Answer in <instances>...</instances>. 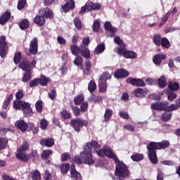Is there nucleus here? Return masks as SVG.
I'll use <instances>...</instances> for the list:
<instances>
[{
  "instance_id": "36",
  "label": "nucleus",
  "mask_w": 180,
  "mask_h": 180,
  "mask_svg": "<svg viewBox=\"0 0 180 180\" xmlns=\"http://www.w3.org/2000/svg\"><path fill=\"white\" fill-rule=\"evenodd\" d=\"M73 63L75 65L80 67L81 70H84V67L82 66V57L79 56V55L76 56V58L74 60Z\"/></svg>"
},
{
  "instance_id": "27",
  "label": "nucleus",
  "mask_w": 180,
  "mask_h": 180,
  "mask_svg": "<svg viewBox=\"0 0 180 180\" xmlns=\"http://www.w3.org/2000/svg\"><path fill=\"white\" fill-rule=\"evenodd\" d=\"M39 84L41 86H47L49 82H50V78L41 75L40 78H39Z\"/></svg>"
},
{
  "instance_id": "59",
  "label": "nucleus",
  "mask_w": 180,
  "mask_h": 180,
  "mask_svg": "<svg viewBox=\"0 0 180 180\" xmlns=\"http://www.w3.org/2000/svg\"><path fill=\"white\" fill-rule=\"evenodd\" d=\"M26 6V0H19L17 5L18 11H22Z\"/></svg>"
},
{
  "instance_id": "40",
  "label": "nucleus",
  "mask_w": 180,
  "mask_h": 180,
  "mask_svg": "<svg viewBox=\"0 0 180 180\" xmlns=\"http://www.w3.org/2000/svg\"><path fill=\"white\" fill-rule=\"evenodd\" d=\"M70 108L72 110L74 116L78 117L79 116V115H81V108H79L78 107L74 105L72 103H71Z\"/></svg>"
},
{
  "instance_id": "60",
  "label": "nucleus",
  "mask_w": 180,
  "mask_h": 180,
  "mask_svg": "<svg viewBox=\"0 0 180 180\" xmlns=\"http://www.w3.org/2000/svg\"><path fill=\"white\" fill-rule=\"evenodd\" d=\"M47 126H49V122L46 119H41L40 120V128L42 130H46L47 129Z\"/></svg>"
},
{
  "instance_id": "10",
  "label": "nucleus",
  "mask_w": 180,
  "mask_h": 180,
  "mask_svg": "<svg viewBox=\"0 0 180 180\" xmlns=\"http://www.w3.org/2000/svg\"><path fill=\"white\" fill-rule=\"evenodd\" d=\"M168 106H169V103L167 101H164V102H155L151 104V108L152 109H154L155 110H167Z\"/></svg>"
},
{
  "instance_id": "52",
  "label": "nucleus",
  "mask_w": 180,
  "mask_h": 180,
  "mask_svg": "<svg viewBox=\"0 0 180 180\" xmlns=\"http://www.w3.org/2000/svg\"><path fill=\"white\" fill-rule=\"evenodd\" d=\"M32 180H41V175L40 174V172L38 170H35L32 173Z\"/></svg>"
},
{
  "instance_id": "14",
  "label": "nucleus",
  "mask_w": 180,
  "mask_h": 180,
  "mask_svg": "<svg viewBox=\"0 0 180 180\" xmlns=\"http://www.w3.org/2000/svg\"><path fill=\"white\" fill-rule=\"evenodd\" d=\"M28 124L26 122L23 120H17L15 123V126L18 130L25 133L27 130Z\"/></svg>"
},
{
  "instance_id": "9",
  "label": "nucleus",
  "mask_w": 180,
  "mask_h": 180,
  "mask_svg": "<svg viewBox=\"0 0 180 180\" xmlns=\"http://www.w3.org/2000/svg\"><path fill=\"white\" fill-rule=\"evenodd\" d=\"M104 29L107 32V36L108 37H115L116 36V32H117V29L115 27L112 26V24L109 21H106L104 23Z\"/></svg>"
},
{
  "instance_id": "41",
  "label": "nucleus",
  "mask_w": 180,
  "mask_h": 180,
  "mask_svg": "<svg viewBox=\"0 0 180 180\" xmlns=\"http://www.w3.org/2000/svg\"><path fill=\"white\" fill-rule=\"evenodd\" d=\"M158 82L160 88H165L167 86V79L164 76L159 78Z\"/></svg>"
},
{
  "instance_id": "8",
  "label": "nucleus",
  "mask_w": 180,
  "mask_h": 180,
  "mask_svg": "<svg viewBox=\"0 0 180 180\" xmlns=\"http://www.w3.org/2000/svg\"><path fill=\"white\" fill-rule=\"evenodd\" d=\"M129 75L130 72L124 68L117 69L113 74L116 79H123L124 78H127Z\"/></svg>"
},
{
  "instance_id": "20",
  "label": "nucleus",
  "mask_w": 180,
  "mask_h": 180,
  "mask_svg": "<svg viewBox=\"0 0 180 180\" xmlns=\"http://www.w3.org/2000/svg\"><path fill=\"white\" fill-rule=\"evenodd\" d=\"M17 160L22 161V162H27L29 161V155L23 153V151H18L15 154Z\"/></svg>"
},
{
  "instance_id": "12",
  "label": "nucleus",
  "mask_w": 180,
  "mask_h": 180,
  "mask_svg": "<svg viewBox=\"0 0 180 180\" xmlns=\"http://www.w3.org/2000/svg\"><path fill=\"white\" fill-rule=\"evenodd\" d=\"M50 155H53V150H44L41 154V158L46 165H51V160L49 159Z\"/></svg>"
},
{
  "instance_id": "7",
  "label": "nucleus",
  "mask_w": 180,
  "mask_h": 180,
  "mask_svg": "<svg viewBox=\"0 0 180 180\" xmlns=\"http://www.w3.org/2000/svg\"><path fill=\"white\" fill-rule=\"evenodd\" d=\"M37 51H39V41H37V38L34 37L30 42V53H28L27 56H36Z\"/></svg>"
},
{
  "instance_id": "29",
  "label": "nucleus",
  "mask_w": 180,
  "mask_h": 180,
  "mask_svg": "<svg viewBox=\"0 0 180 180\" xmlns=\"http://www.w3.org/2000/svg\"><path fill=\"white\" fill-rule=\"evenodd\" d=\"M60 117L63 120H68V119H71V112L67 110H62L60 112Z\"/></svg>"
},
{
  "instance_id": "44",
  "label": "nucleus",
  "mask_w": 180,
  "mask_h": 180,
  "mask_svg": "<svg viewBox=\"0 0 180 180\" xmlns=\"http://www.w3.org/2000/svg\"><path fill=\"white\" fill-rule=\"evenodd\" d=\"M120 47H118L117 49V53L118 54H120V56H125L126 54V51H127V49H126V44H124V45H121L120 46Z\"/></svg>"
},
{
  "instance_id": "34",
  "label": "nucleus",
  "mask_w": 180,
  "mask_h": 180,
  "mask_svg": "<svg viewBox=\"0 0 180 180\" xmlns=\"http://www.w3.org/2000/svg\"><path fill=\"white\" fill-rule=\"evenodd\" d=\"M91 67H92V63L91 61L87 60L85 62V68L83 69L84 75H89V72H91Z\"/></svg>"
},
{
  "instance_id": "54",
  "label": "nucleus",
  "mask_w": 180,
  "mask_h": 180,
  "mask_svg": "<svg viewBox=\"0 0 180 180\" xmlns=\"http://www.w3.org/2000/svg\"><path fill=\"white\" fill-rule=\"evenodd\" d=\"M29 150V143L27 141H24L22 146L17 149V151H26Z\"/></svg>"
},
{
  "instance_id": "58",
  "label": "nucleus",
  "mask_w": 180,
  "mask_h": 180,
  "mask_svg": "<svg viewBox=\"0 0 180 180\" xmlns=\"http://www.w3.org/2000/svg\"><path fill=\"white\" fill-rule=\"evenodd\" d=\"M39 82L40 80L39 79V78H34L32 79L31 81H30L29 83L30 88H34V86H37V85L39 84Z\"/></svg>"
},
{
  "instance_id": "51",
  "label": "nucleus",
  "mask_w": 180,
  "mask_h": 180,
  "mask_svg": "<svg viewBox=\"0 0 180 180\" xmlns=\"http://www.w3.org/2000/svg\"><path fill=\"white\" fill-rule=\"evenodd\" d=\"M169 88L171 91H178V89H179V84L175 82H170L169 84Z\"/></svg>"
},
{
  "instance_id": "5",
  "label": "nucleus",
  "mask_w": 180,
  "mask_h": 180,
  "mask_svg": "<svg viewBox=\"0 0 180 180\" xmlns=\"http://www.w3.org/2000/svg\"><path fill=\"white\" fill-rule=\"evenodd\" d=\"M102 6L99 3H94L92 1H87L84 6L81 8L79 11V15H83L87 11V12H92V11H99Z\"/></svg>"
},
{
  "instance_id": "37",
  "label": "nucleus",
  "mask_w": 180,
  "mask_h": 180,
  "mask_svg": "<svg viewBox=\"0 0 180 180\" xmlns=\"http://www.w3.org/2000/svg\"><path fill=\"white\" fill-rule=\"evenodd\" d=\"M111 76L110 74L108 72H104L101 76L99 79L100 82H106L108 79H110Z\"/></svg>"
},
{
  "instance_id": "17",
  "label": "nucleus",
  "mask_w": 180,
  "mask_h": 180,
  "mask_svg": "<svg viewBox=\"0 0 180 180\" xmlns=\"http://www.w3.org/2000/svg\"><path fill=\"white\" fill-rule=\"evenodd\" d=\"M19 68L22 70V71H32V65L27 60V58H24L23 60L20 63Z\"/></svg>"
},
{
  "instance_id": "3",
  "label": "nucleus",
  "mask_w": 180,
  "mask_h": 180,
  "mask_svg": "<svg viewBox=\"0 0 180 180\" xmlns=\"http://www.w3.org/2000/svg\"><path fill=\"white\" fill-rule=\"evenodd\" d=\"M169 147V141H163L162 142H150L147 146L148 150V158L153 164H157L158 159H157V152L155 150H161L168 148Z\"/></svg>"
},
{
  "instance_id": "26",
  "label": "nucleus",
  "mask_w": 180,
  "mask_h": 180,
  "mask_svg": "<svg viewBox=\"0 0 180 180\" xmlns=\"http://www.w3.org/2000/svg\"><path fill=\"white\" fill-rule=\"evenodd\" d=\"M30 26V22H29V20L23 19L20 22L19 27L21 30H26V29H29Z\"/></svg>"
},
{
  "instance_id": "4",
  "label": "nucleus",
  "mask_w": 180,
  "mask_h": 180,
  "mask_svg": "<svg viewBox=\"0 0 180 180\" xmlns=\"http://www.w3.org/2000/svg\"><path fill=\"white\" fill-rule=\"evenodd\" d=\"M89 124L88 120H82L81 118H73L70 123V125L72 127L75 131L79 133L81 129L83 127H87Z\"/></svg>"
},
{
  "instance_id": "1",
  "label": "nucleus",
  "mask_w": 180,
  "mask_h": 180,
  "mask_svg": "<svg viewBox=\"0 0 180 180\" xmlns=\"http://www.w3.org/2000/svg\"><path fill=\"white\" fill-rule=\"evenodd\" d=\"M92 148L94 153H96L98 157H105V148L99 149L101 148L99 143L95 140H91V141L86 143L83 151L80 152V156L78 155L74 156L73 161H75L77 165H81V164L94 165L95 160L92 155Z\"/></svg>"
},
{
  "instance_id": "53",
  "label": "nucleus",
  "mask_w": 180,
  "mask_h": 180,
  "mask_svg": "<svg viewBox=\"0 0 180 180\" xmlns=\"http://www.w3.org/2000/svg\"><path fill=\"white\" fill-rule=\"evenodd\" d=\"M29 160H32L34 161L37 158H39V153H37V150H32L30 154L28 155Z\"/></svg>"
},
{
  "instance_id": "28",
  "label": "nucleus",
  "mask_w": 180,
  "mask_h": 180,
  "mask_svg": "<svg viewBox=\"0 0 180 180\" xmlns=\"http://www.w3.org/2000/svg\"><path fill=\"white\" fill-rule=\"evenodd\" d=\"M24 102L25 101L22 100H14L13 103V109H15V110H20Z\"/></svg>"
},
{
  "instance_id": "38",
  "label": "nucleus",
  "mask_w": 180,
  "mask_h": 180,
  "mask_svg": "<svg viewBox=\"0 0 180 180\" xmlns=\"http://www.w3.org/2000/svg\"><path fill=\"white\" fill-rule=\"evenodd\" d=\"M103 51H105V44H100L96 47L94 53L96 55L101 54Z\"/></svg>"
},
{
  "instance_id": "18",
  "label": "nucleus",
  "mask_w": 180,
  "mask_h": 180,
  "mask_svg": "<svg viewBox=\"0 0 180 180\" xmlns=\"http://www.w3.org/2000/svg\"><path fill=\"white\" fill-rule=\"evenodd\" d=\"M33 22L37 26H44L46 25V18L42 15H37L34 18Z\"/></svg>"
},
{
  "instance_id": "33",
  "label": "nucleus",
  "mask_w": 180,
  "mask_h": 180,
  "mask_svg": "<svg viewBox=\"0 0 180 180\" xmlns=\"http://www.w3.org/2000/svg\"><path fill=\"white\" fill-rule=\"evenodd\" d=\"M32 79V70H27L25 71L24 75L22 78V82H29Z\"/></svg>"
},
{
  "instance_id": "43",
  "label": "nucleus",
  "mask_w": 180,
  "mask_h": 180,
  "mask_svg": "<svg viewBox=\"0 0 180 180\" xmlns=\"http://www.w3.org/2000/svg\"><path fill=\"white\" fill-rule=\"evenodd\" d=\"M99 92L103 93L106 92V88H108V84L106 82H98Z\"/></svg>"
},
{
  "instance_id": "39",
  "label": "nucleus",
  "mask_w": 180,
  "mask_h": 180,
  "mask_svg": "<svg viewBox=\"0 0 180 180\" xmlns=\"http://www.w3.org/2000/svg\"><path fill=\"white\" fill-rule=\"evenodd\" d=\"M147 92L145 89H143L141 88H138L136 90V98H144L146 96V94Z\"/></svg>"
},
{
  "instance_id": "62",
  "label": "nucleus",
  "mask_w": 180,
  "mask_h": 180,
  "mask_svg": "<svg viewBox=\"0 0 180 180\" xmlns=\"http://www.w3.org/2000/svg\"><path fill=\"white\" fill-rule=\"evenodd\" d=\"M177 96H178L176 95V94L174 93L173 91L169 92L167 94V99L170 102H172V101H174V99H176Z\"/></svg>"
},
{
  "instance_id": "61",
  "label": "nucleus",
  "mask_w": 180,
  "mask_h": 180,
  "mask_svg": "<svg viewBox=\"0 0 180 180\" xmlns=\"http://www.w3.org/2000/svg\"><path fill=\"white\" fill-rule=\"evenodd\" d=\"M25 96V94L23 93V90H18L15 93V101H22V98Z\"/></svg>"
},
{
  "instance_id": "46",
  "label": "nucleus",
  "mask_w": 180,
  "mask_h": 180,
  "mask_svg": "<svg viewBox=\"0 0 180 180\" xmlns=\"http://www.w3.org/2000/svg\"><path fill=\"white\" fill-rule=\"evenodd\" d=\"M96 89V84L95 83L94 81L91 80L88 84V91H89V92L92 94V92H95Z\"/></svg>"
},
{
  "instance_id": "45",
  "label": "nucleus",
  "mask_w": 180,
  "mask_h": 180,
  "mask_svg": "<svg viewBox=\"0 0 180 180\" xmlns=\"http://www.w3.org/2000/svg\"><path fill=\"white\" fill-rule=\"evenodd\" d=\"M35 108L38 113H41L43 112V101H37L35 103Z\"/></svg>"
},
{
  "instance_id": "50",
  "label": "nucleus",
  "mask_w": 180,
  "mask_h": 180,
  "mask_svg": "<svg viewBox=\"0 0 180 180\" xmlns=\"http://www.w3.org/2000/svg\"><path fill=\"white\" fill-rule=\"evenodd\" d=\"M20 60H22V53L20 52H17L15 53L13 57L14 64H19V63H20Z\"/></svg>"
},
{
  "instance_id": "55",
  "label": "nucleus",
  "mask_w": 180,
  "mask_h": 180,
  "mask_svg": "<svg viewBox=\"0 0 180 180\" xmlns=\"http://www.w3.org/2000/svg\"><path fill=\"white\" fill-rule=\"evenodd\" d=\"M7 144L8 139L4 138H0V151L1 150H4V148H6Z\"/></svg>"
},
{
  "instance_id": "57",
  "label": "nucleus",
  "mask_w": 180,
  "mask_h": 180,
  "mask_svg": "<svg viewBox=\"0 0 180 180\" xmlns=\"http://www.w3.org/2000/svg\"><path fill=\"white\" fill-rule=\"evenodd\" d=\"M124 57H125V58H134V57H136V53L133 51L127 50Z\"/></svg>"
},
{
  "instance_id": "35",
  "label": "nucleus",
  "mask_w": 180,
  "mask_h": 180,
  "mask_svg": "<svg viewBox=\"0 0 180 180\" xmlns=\"http://www.w3.org/2000/svg\"><path fill=\"white\" fill-rule=\"evenodd\" d=\"M112 116H113V111L109 108L106 109L103 116L104 122H109Z\"/></svg>"
},
{
  "instance_id": "49",
  "label": "nucleus",
  "mask_w": 180,
  "mask_h": 180,
  "mask_svg": "<svg viewBox=\"0 0 180 180\" xmlns=\"http://www.w3.org/2000/svg\"><path fill=\"white\" fill-rule=\"evenodd\" d=\"M73 22H74V25H75L76 29H77V30H81V29H82V22H81V20H79V18H75Z\"/></svg>"
},
{
  "instance_id": "23",
  "label": "nucleus",
  "mask_w": 180,
  "mask_h": 180,
  "mask_svg": "<svg viewBox=\"0 0 180 180\" xmlns=\"http://www.w3.org/2000/svg\"><path fill=\"white\" fill-rule=\"evenodd\" d=\"M167 58V56L165 54H158L155 55L153 58V63L155 65H160L161 64V61L162 60H165Z\"/></svg>"
},
{
  "instance_id": "31",
  "label": "nucleus",
  "mask_w": 180,
  "mask_h": 180,
  "mask_svg": "<svg viewBox=\"0 0 180 180\" xmlns=\"http://www.w3.org/2000/svg\"><path fill=\"white\" fill-rule=\"evenodd\" d=\"M27 129L28 131H32L33 134H37V133H39V127H36L33 122L28 123Z\"/></svg>"
},
{
  "instance_id": "25",
  "label": "nucleus",
  "mask_w": 180,
  "mask_h": 180,
  "mask_svg": "<svg viewBox=\"0 0 180 180\" xmlns=\"http://www.w3.org/2000/svg\"><path fill=\"white\" fill-rule=\"evenodd\" d=\"M84 101L85 96H84V94H79L76 96L73 99L74 104L76 105H81Z\"/></svg>"
},
{
  "instance_id": "13",
  "label": "nucleus",
  "mask_w": 180,
  "mask_h": 180,
  "mask_svg": "<svg viewBox=\"0 0 180 180\" xmlns=\"http://www.w3.org/2000/svg\"><path fill=\"white\" fill-rule=\"evenodd\" d=\"M75 8V1L74 0H68L65 5L62 6V9L65 13L70 12Z\"/></svg>"
},
{
  "instance_id": "24",
  "label": "nucleus",
  "mask_w": 180,
  "mask_h": 180,
  "mask_svg": "<svg viewBox=\"0 0 180 180\" xmlns=\"http://www.w3.org/2000/svg\"><path fill=\"white\" fill-rule=\"evenodd\" d=\"M70 50L72 54V56H79L81 46H78V45L75 44H72L70 46Z\"/></svg>"
},
{
  "instance_id": "48",
  "label": "nucleus",
  "mask_w": 180,
  "mask_h": 180,
  "mask_svg": "<svg viewBox=\"0 0 180 180\" xmlns=\"http://www.w3.org/2000/svg\"><path fill=\"white\" fill-rule=\"evenodd\" d=\"M101 29V22L98 20H95L93 23V31L96 33H98L99 32V30Z\"/></svg>"
},
{
  "instance_id": "21",
  "label": "nucleus",
  "mask_w": 180,
  "mask_h": 180,
  "mask_svg": "<svg viewBox=\"0 0 180 180\" xmlns=\"http://www.w3.org/2000/svg\"><path fill=\"white\" fill-rule=\"evenodd\" d=\"M39 143L44 147H53L54 139L51 138L43 139L39 141Z\"/></svg>"
},
{
  "instance_id": "64",
  "label": "nucleus",
  "mask_w": 180,
  "mask_h": 180,
  "mask_svg": "<svg viewBox=\"0 0 180 180\" xmlns=\"http://www.w3.org/2000/svg\"><path fill=\"white\" fill-rule=\"evenodd\" d=\"M61 161H63V162L67 161L68 160H70V158H71V155H70L69 153H63L61 155Z\"/></svg>"
},
{
  "instance_id": "30",
  "label": "nucleus",
  "mask_w": 180,
  "mask_h": 180,
  "mask_svg": "<svg viewBox=\"0 0 180 180\" xmlns=\"http://www.w3.org/2000/svg\"><path fill=\"white\" fill-rule=\"evenodd\" d=\"M44 180H56L57 178V176L56 174H53L50 173V171L49 169H46L44 171Z\"/></svg>"
},
{
  "instance_id": "42",
  "label": "nucleus",
  "mask_w": 180,
  "mask_h": 180,
  "mask_svg": "<svg viewBox=\"0 0 180 180\" xmlns=\"http://www.w3.org/2000/svg\"><path fill=\"white\" fill-rule=\"evenodd\" d=\"M103 100V98H102V96L92 95L89 98V102H94V103H96V102H102Z\"/></svg>"
},
{
  "instance_id": "56",
  "label": "nucleus",
  "mask_w": 180,
  "mask_h": 180,
  "mask_svg": "<svg viewBox=\"0 0 180 180\" xmlns=\"http://www.w3.org/2000/svg\"><path fill=\"white\" fill-rule=\"evenodd\" d=\"M172 117V114L171 112H165L162 115V120L163 122H168V120H171V117Z\"/></svg>"
},
{
  "instance_id": "47",
  "label": "nucleus",
  "mask_w": 180,
  "mask_h": 180,
  "mask_svg": "<svg viewBox=\"0 0 180 180\" xmlns=\"http://www.w3.org/2000/svg\"><path fill=\"white\" fill-rule=\"evenodd\" d=\"M160 44L162 47H165V49H169V47L171 46L169 41L165 37L162 38Z\"/></svg>"
},
{
  "instance_id": "6",
  "label": "nucleus",
  "mask_w": 180,
  "mask_h": 180,
  "mask_svg": "<svg viewBox=\"0 0 180 180\" xmlns=\"http://www.w3.org/2000/svg\"><path fill=\"white\" fill-rule=\"evenodd\" d=\"M9 46L6 43V37L5 35L0 36V57L5 58L8 54Z\"/></svg>"
},
{
  "instance_id": "32",
  "label": "nucleus",
  "mask_w": 180,
  "mask_h": 180,
  "mask_svg": "<svg viewBox=\"0 0 180 180\" xmlns=\"http://www.w3.org/2000/svg\"><path fill=\"white\" fill-rule=\"evenodd\" d=\"M61 174L63 175H65L70 171V163L61 164L59 166Z\"/></svg>"
},
{
  "instance_id": "19",
  "label": "nucleus",
  "mask_w": 180,
  "mask_h": 180,
  "mask_svg": "<svg viewBox=\"0 0 180 180\" xmlns=\"http://www.w3.org/2000/svg\"><path fill=\"white\" fill-rule=\"evenodd\" d=\"M79 54H81L84 58H89L91 57V51L88 49V46H80Z\"/></svg>"
},
{
  "instance_id": "63",
  "label": "nucleus",
  "mask_w": 180,
  "mask_h": 180,
  "mask_svg": "<svg viewBox=\"0 0 180 180\" xmlns=\"http://www.w3.org/2000/svg\"><path fill=\"white\" fill-rule=\"evenodd\" d=\"M161 37L158 34H155L153 37V41L156 46H160L161 45Z\"/></svg>"
},
{
  "instance_id": "15",
  "label": "nucleus",
  "mask_w": 180,
  "mask_h": 180,
  "mask_svg": "<svg viewBox=\"0 0 180 180\" xmlns=\"http://www.w3.org/2000/svg\"><path fill=\"white\" fill-rule=\"evenodd\" d=\"M70 175L71 178L75 180H82V176H81V173L77 171L75 169V165L73 164L70 166Z\"/></svg>"
},
{
  "instance_id": "22",
  "label": "nucleus",
  "mask_w": 180,
  "mask_h": 180,
  "mask_svg": "<svg viewBox=\"0 0 180 180\" xmlns=\"http://www.w3.org/2000/svg\"><path fill=\"white\" fill-rule=\"evenodd\" d=\"M11 11H5V13L0 17V25H5L9 19H11Z\"/></svg>"
},
{
  "instance_id": "11",
  "label": "nucleus",
  "mask_w": 180,
  "mask_h": 180,
  "mask_svg": "<svg viewBox=\"0 0 180 180\" xmlns=\"http://www.w3.org/2000/svg\"><path fill=\"white\" fill-rule=\"evenodd\" d=\"M20 110H22L25 117H31V116H33V110H32V107L30 103L24 101Z\"/></svg>"
},
{
  "instance_id": "16",
  "label": "nucleus",
  "mask_w": 180,
  "mask_h": 180,
  "mask_svg": "<svg viewBox=\"0 0 180 180\" xmlns=\"http://www.w3.org/2000/svg\"><path fill=\"white\" fill-rule=\"evenodd\" d=\"M41 11L42 12L41 15L45 19H53V18H54V13H53V11H51L49 7L43 8Z\"/></svg>"
},
{
  "instance_id": "2",
  "label": "nucleus",
  "mask_w": 180,
  "mask_h": 180,
  "mask_svg": "<svg viewBox=\"0 0 180 180\" xmlns=\"http://www.w3.org/2000/svg\"><path fill=\"white\" fill-rule=\"evenodd\" d=\"M104 155L108 158H113L116 164L115 175L118 176V180H124V178H129L130 174L129 169H127V166L124 162L119 160V158L115 155V153L112 151L110 148H105Z\"/></svg>"
}]
</instances>
